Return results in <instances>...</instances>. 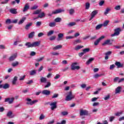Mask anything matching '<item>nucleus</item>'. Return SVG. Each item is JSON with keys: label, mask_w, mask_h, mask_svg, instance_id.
<instances>
[{"label": "nucleus", "mask_w": 124, "mask_h": 124, "mask_svg": "<svg viewBox=\"0 0 124 124\" xmlns=\"http://www.w3.org/2000/svg\"><path fill=\"white\" fill-rule=\"evenodd\" d=\"M40 45V42H35L32 43V48L33 47H39V46Z\"/></svg>", "instance_id": "4468645a"}, {"label": "nucleus", "mask_w": 124, "mask_h": 124, "mask_svg": "<svg viewBox=\"0 0 124 124\" xmlns=\"http://www.w3.org/2000/svg\"><path fill=\"white\" fill-rule=\"evenodd\" d=\"M59 96V94L55 93L53 94V96L52 97V98H57Z\"/></svg>", "instance_id": "69168bd1"}, {"label": "nucleus", "mask_w": 124, "mask_h": 124, "mask_svg": "<svg viewBox=\"0 0 124 124\" xmlns=\"http://www.w3.org/2000/svg\"><path fill=\"white\" fill-rule=\"evenodd\" d=\"M121 89H122L121 87H117L115 90V93H121Z\"/></svg>", "instance_id": "c756f323"}, {"label": "nucleus", "mask_w": 124, "mask_h": 124, "mask_svg": "<svg viewBox=\"0 0 124 124\" xmlns=\"http://www.w3.org/2000/svg\"><path fill=\"white\" fill-rule=\"evenodd\" d=\"M98 14V11L97 10H94L93 11L91 14V18L89 19V21H91V20H93L94 17H95V16Z\"/></svg>", "instance_id": "423d86ee"}, {"label": "nucleus", "mask_w": 124, "mask_h": 124, "mask_svg": "<svg viewBox=\"0 0 124 124\" xmlns=\"http://www.w3.org/2000/svg\"><path fill=\"white\" fill-rule=\"evenodd\" d=\"M16 58H17V53H15L9 57V60L10 62H13V61H15Z\"/></svg>", "instance_id": "9b49d317"}, {"label": "nucleus", "mask_w": 124, "mask_h": 124, "mask_svg": "<svg viewBox=\"0 0 124 124\" xmlns=\"http://www.w3.org/2000/svg\"><path fill=\"white\" fill-rule=\"evenodd\" d=\"M111 54H112V51H109L105 53V55L106 56H110V55H111Z\"/></svg>", "instance_id": "680f3d73"}, {"label": "nucleus", "mask_w": 124, "mask_h": 124, "mask_svg": "<svg viewBox=\"0 0 124 124\" xmlns=\"http://www.w3.org/2000/svg\"><path fill=\"white\" fill-rule=\"evenodd\" d=\"M44 35V33L43 32H39L38 34V37H41L42 36H43Z\"/></svg>", "instance_id": "bf43d9fd"}, {"label": "nucleus", "mask_w": 124, "mask_h": 124, "mask_svg": "<svg viewBox=\"0 0 124 124\" xmlns=\"http://www.w3.org/2000/svg\"><path fill=\"white\" fill-rule=\"evenodd\" d=\"M51 110H54L57 108V102H52L50 104Z\"/></svg>", "instance_id": "f8f14e48"}, {"label": "nucleus", "mask_w": 124, "mask_h": 124, "mask_svg": "<svg viewBox=\"0 0 124 124\" xmlns=\"http://www.w3.org/2000/svg\"><path fill=\"white\" fill-rule=\"evenodd\" d=\"M41 11H42L41 10H36L35 11H34L33 13V14L34 15H36L37 14H39V13H40L41 12Z\"/></svg>", "instance_id": "a19ab883"}, {"label": "nucleus", "mask_w": 124, "mask_h": 124, "mask_svg": "<svg viewBox=\"0 0 124 124\" xmlns=\"http://www.w3.org/2000/svg\"><path fill=\"white\" fill-rule=\"evenodd\" d=\"M90 48H86L82 50V52L84 54H86V53H89V51H90Z\"/></svg>", "instance_id": "473e14b6"}, {"label": "nucleus", "mask_w": 124, "mask_h": 124, "mask_svg": "<svg viewBox=\"0 0 124 124\" xmlns=\"http://www.w3.org/2000/svg\"><path fill=\"white\" fill-rule=\"evenodd\" d=\"M13 114V113L12 112V111H8L7 113V117H9V118H13V117L11 116Z\"/></svg>", "instance_id": "2f4dec72"}, {"label": "nucleus", "mask_w": 124, "mask_h": 124, "mask_svg": "<svg viewBox=\"0 0 124 124\" xmlns=\"http://www.w3.org/2000/svg\"><path fill=\"white\" fill-rule=\"evenodd\" d=\"M58 38L57 39L58 41H60L62 40V38L63 37V33H60L58 35Z\"/></svg>", "instance_id": "aec40b11"}, {"label": "nucleus", "mask_w": 124, "mask_h": 124, "mask_svg": "<svg viewBox=\"0 0 124 124\" xmlns=\"http://www.w3.org/2000/svg\"><path fill=\"white\" fill-rule=\"evenodd\" d=\"M88 115H89V112L87 110H80V116H88Z\"/></svg>", "instance_id": "1a4fd4ad"}, {"label": "nucleus", "mask_w": 124, "mask_h": 124, "mask_svg": "<svg viewBox=\"0 0 124 124\" xmlns=\"http://www.w3.org/2000/svg\"><path fill=\"white\" fill-rule=\"evenodd\" d=\"M110 21L109 20H106L103 23L104 27H107V26L108 25V24H109Z\"/></svg>", "instance_id": "a18cd8bd"}, {"label": "nucleus", "mask_w": 124, "mask_h": 124, "mask_svg": "<svg viewBox=\"0 0 124 124\" xmlns=\"http://www.w3.org/2000/svg\"><path fill=\"white\" fill-rule=\"evenodd\" d=\"M69 11L70 15H73L75 13V10L74 9H70Z\"/></svg>", "instance_id": "f704fd0d"}, {"label": "nucleus", "mask_w": 124, "mask_h": 124, "mask_svg": "<svg viewBox=\"0 0 124 124\" xmlns=\"http://www.w3.org/2000/svg\"><path fill=\"white\" fill-rule=\"evenodd\" d=\"M36 27H40L41 26V22L37 21L36 23Z\"/></svg>", "instance_id": "5fc2aeb1"}, {"label": "nucleus", "mask_w": 124, "mask_h": 124, "mask_svg": "<svg viewBox=\"0 0 124 124\" xmlns=\"http://www.w3.org/2000/svg\"><path fill=\"white\" fill-rule=\"evenodd\" d=\"M25 20H26V17H22V19H20L18 22V25H22V24H23V23H24V22H25Z\"/></svg>", "instance_id": "393cba45"}, {"label": "nucleus", "mask_w": 124, "mask_h": 124, "mask_svg": "<svg viewBox=\"0 0 124 124\" xmlns=\"http://www.w3.org/2000/svg\"><path fill=\"white\" fill-rule=\"evenodd\" d=\"M37 8H38V6L35 5L31 7V10H34L35 9H37Z\"/></svg>", "instance_id": "864d4df0"}, {"label": "nucleus", "mask_w": 124, "mask_h": 124, "mask_svg": "<svg viewBox=\"0 0 124 124\" xmlns=\"http://www.w3.org/2000/svg\"><path fill=\"white\" fill-rule=\"evenodd\" d=\"M115 66H116L115 65V64L110 65L109 67V69L110 70L113 69L114 68H115Z\"/></svg>", "instance_id": "e2e57ef3"}, {"label": "nucleus", "mask_w": 124, "mask_h": 124, "mask_svg": "<svg viewBox=\"0 0 124 124\" xmlns=\"http://www.w3.org/2000/svg\"><path fill=\"white\" fill-rule=\"evenodd\" d=\"M75 98V95L72 94V91H70L68 93V94L66 96L65 100L66 101H70L73 98Z\"/></svg>", "instance_id": "f257e3e1"}, {"label": "nucleus", "mask_w": 124, "mask_h": 124, "mask_svg": "<svg viewBox=\"0 0 124 124\" xmlns=\"http://www.w3.org/2000/svg\"><path fill=\"white\" fill-rule=\"evenodd\" d=\"M104 38H105V36H101L94 42V45H95V46H97V45H98V44L100 42V41H101L102 39H104Z\"/></svg>", "instance_id": "0eeeda50"}, {"label": "nucleus", "mask_w": 124, "mask_h": 124, "mask_svg": "<svg viewBox=\"0 0 124 124\" xmlns=\"http://www.w3.org/2000/svg\"><path fill=\"white\" fill-rule=\"evenodd\" d=\"M83 47H84L83 46H77L75 48V50H76V51H78V50H80V49H82V48H83Z\"/></svg>", "instance_id": "c85d7f7f"}, {"label": "nucleus", "mask_w": 124, "mask_h": 124, "mask_svg": "<svg viewBox=\"0 0 124 124\" xmlns=\"http://www.w3.org/2000/svg\"><path fill=\"white\" fill-rule=\"evenodd\" d=\"M25 46H27V48H32V44L27 42L25 44Z\"/></svg>", "instance_id": "b1692460"}, {"label": "nucleus", "mask_w": 124, "mask_h": 124, "mask_svg": "<svg viewBox=\"0 0 124 124\" xmlns=\"http://www.w3.org/2000/svg\"><path fill=\"white\" fill-rule=\"evenodd\" d=\"M56 39L55 36H52L49 38V40L50 41H53V40H55Z\"/></svg>", "instance_id": "603ef678"}, {"label": "nucleus", "mask_w": 124, "mask_h": 124, "mask_svg": "<svg viewBox=\"0 0 124 124\" xmlns=\"http://www.w3.org/2000/svg\"><path fill=\"white\" fill-rule=\"evenodd\" d=\"M104 1H101L99 3V6H102V5H103V4H104Z\"/></svg>", "instance_id": "338daca9"}, {"label": "nucleus", "mask_w": 124, "mask_h": 124, "mask_svg": "<svg viewBox=\"0 0 124 124\" xmlns=\"http://www.w3.org/2000/svg\"><path fill=\"white\" fill-rule=\"evenodd\" d=\"M40 81L41 83H46V82H47V78L44 77H42L40 79Z\"/></svg>", "instance_id": "cd10ccee"}, {"label": "nucleus", "mask_w": 124, "mask_h": 124, "mask_svg": "<svg viewBox=\"0 0 124 124\" xmlns=\"http://www.w3.org/2000/svg\"><path fill=\"white\" fill-rule=\"evenodd\" d=\"M45 16V13L44 12H42L41 14H39L38 16V18H43V17Z\"/></svg>", "instance_id": "79ce46f5"}, {"label": "nucleus", "mask_w": 124, "mask_h": 124, "mask_svg": "<svg viewBox=\"0 0 124 124\" xmlns=\"http://www.w3.org/2000/svg\"><path fill=\"white\" fill-rule=\"evenodd\" d=\"M30 6L29 5V4H26L23 10V12H26V11H28V10Z\"/></svg>", "instance_id": "412c9836"}, {"label": "nucleus", "mask_w": 124, "mask_h": 124, "mask_svg": "<svg viewBox=\"0 0 124 124\" xmlns=\"http://www.w3.org/2000/svg\"><path fill=\"white\" fill-rule=\"evenodd\" d=\"M18 64H19V62H18L17 61H16V62H13L12 63V66H13V67H15L17 66V65H18Z\"/></svg>", "instance_id": "e433bc0d"}, {"label": "nucleus", "mask_w": 124, "mask_h": 124, "mask_svg": "<svg viewBox=\"0 0 124 124\" xmlns=\"http://www.w3.org/2000/svg\"><path fill=\"white\" fill-rule=\"evenodd\" d=\"M10 88V85L8 83H5L3 85V89L4 90H7V89H9Z\"/></svg>", "instance_id": "6ab92c4d"}, {"label": "nucleus", "mask_w": 124, "mask_h": 124, "mask_svg": "<svg viewBox=\"0 0 124 124\" xmlns=\"http://www.w3.org/2000/svg\"><path fill=\"white\" fill-rule=\"evenodd\" d=\"M42 93H43V94H45V95H49L50 93H51V92L47 90H45L42 91Z\"/></svg>", "instance_id": "2eb2a0df"}, {"label": "nucleus", "mask_w": 124, "mask_h": 124, "mask_svg": "<svg viewBox=\"0 0 124 124\" xmlns=\"http://www.w3.org/2000/svg\"><path fill=\"white\" fill-rule=\"evenodd\" d=\"M77 64H78V62L72 63L71 65V70H75V69L79 70V69H80V67L79 66H76Z\"/></svg>", "instance_id": "7ed1b4c3"}, {"label": "nucleus", "mask_w": 124, "mask_h": 124, "mask_svg": "<svg viewBox=\"0 0 124 124\" xmlns=\"http://www.w3.org/2000/svg\"><path fill=\"white\" fill-rule=\"evenodd\" d=\"M110 98V95L108 94L107 96L105 97L104 100H108Z\"/></svg>", "instance_id": "774afa93"}, {"label": "nucleus", "mask_w": 124, "mask_h": 124, "mask_svg": "<svg viewBox=\"0 0 124 124\" xmlns=\"http://www.w3.org/2000/svg\"><path fill=\"white\" fill-rule=\"evenodd\" d=\"M62 48V45H57L54 47L53 48V50H58V49H61Z\"/></svg>", "instance_id": "bb28decb"}, {"label": "nucleus", "mask_w": 124, "mask_h": 124, "mask_svg": "<svg viewBox=\"0 0 124 124\" xmlns=\"http://www.w3.org/2000/svg\"><path fill=\"white\" fill-rule=\"evenodd\" d=\"M18 79V78L17 77H15L12 81L13 85H16V83L17 82V80Z\"/></svg>", "instance_id": "5701e85b"}, {"label": "nucleus", "mask_w": 124, "mask_h": 124, "mask_svg": "<svg viewBox=\"0 0 124 124\" xmlns=\"http://www.w3.org/2000/svg\"><path fill=\"white\" fill-rule=\"evenodd\" d=\"M102 76V75H99L98 74H96L94 75V78H97L99 77H101Z\"/></svg>", "instance_id": "49530a36"}, {"label": "nucleus", "mask_w": 124, "mask_h": 124, "mask_svg": "<svg viewBox=\"0 0 124 124\" xmlns=\"http://www.w3.org/2000/svg\"><path fill=\"white\" fill-rule=\"evenodd\" d=\"M50 54L51 55H52V56H58V55H59V53H58V52H51Z\"/></svg>", "instance_id": "052dcab7"}, {"label": "nucleus", "mask_w": 124, "mask_h": 124, "mask_svg": "<svg viewBox=\"0 0 124 124\" xmlns=\"http://www.w3.org/2000/svg\"><path fill=\"white\" fill-rule=\"evenodd\" d=\"M113 43L111 42V40L109 39H108L106 40L102 44V45L103 46H105V45H112Z\"/></svg>", "instance_id": "9d476101"}, {"label": "nucleus", "mask_w": 124, "mask_h": 124, "mask_svg": "<svg viewBox=\"0 0 124 124\" xmlns=\"http://www.w3.org/2000/svg\"><path fill=\"white\" fill-rule=\"evenodd\" d=\"M32 24H33L32 22H30L27 24L25 26V30H29V29H30L31 27L32 26Z\"/></svg>", "instance_id": "a211bd4d"}, {"label": "nucleus", "mask_w": 124, "mask_h": 124, "mask_svg": "<svg viewBox=\"0 0 124 124\" xmlns=\"http://www.w3.org/2000/svg\"><path fill=\"white\" fill-rule=\"evenodd\" d=\"M103 26V24L98 25L96 26L95 29L96 30H100V29H101L102 28Z\"/></svg>", "instance_id": "58836bf2"}, {"label": "nucleus", "mask_w": 124, "mask_h": 124, "mask_svg": "<svg viewBox=\"0 0 124 124\" xmlns=\"http://www.w3.org/2000/svg\"><path fill=\"white\" fill-rule=\"evenodd\" d=\"M61 114L62 116H67V115H68V112L67 111H63Z\"/></svg>", "instance_id": "8fccbe9b"}, {"label": "nucleus", "mask_w": 124, "mask_h": 124, "mask_svg": "<svg viewBox=\"0 0 124 124\" xmlns=\"http://www.w3.org/2000/svg\"><path fill=\"white\" fill-rule=\"evenodd\" d=\"M110 11H111V8L107 7L104 13V15H107V14H108Z\"/></svg>", "instance_id": "f3484780"}, {"label": "nucleus", "mask_w": 124, "mask_h": 124, "mask_svg": "<svg viewBox=\"0 0 124 124\" xmlns=\"http://www.w3.org/2000/svg\"><path fill=\"white\" fill-rule=\"evenodd\" d=\"M54 21L56 23H60V22L62 21V18L60 17H57L55 19Z\"/></svg>", "instance_id": "ea45409f"}, {"label": "nucleus", "mask_w": 124, "mask_h": 124, "mask_svg": "<svg viewBox=\"0 0 124 124\" xmlns=\"http://www.w3.org/2000/svg\"><path fill=\"white\" fill-rule=\"evenodd\" d=\"M121 28H118L114 30V33L111 34V36H116L120 35L121 32Z\"/></svg>", "instance_id": "39448f33"}, {"label": "nucleus", "mask_w": 124, "mask_h": 124, "mask_svg": "<svg viewBox=\"0 0 124 124\" xmlns=\"http://www.w3.org/2000/svg\"><path fill=\"white\" fill-rule=\"evenodd\" d=\"M114 9L115 10H121V6L117 5L114 7Z\"/></svg>", "instance_id": "3c124183"}, {"label": "nucleus", "mask_w": 124, "mask_h": 124, "mask_svg": "<svg viewBox=\"0 0 124 124\" xmlns=\"http://www.w3.org/2000/svg\"><path fill=\"white\" fill-rule=\"evenodd\" d=\"M93 60H94V59L93 58L89 59L88 61L86 62V64H90V63H91V62H92L93 61Z\"/></svg>", "instance_id": "37998d69"}, {"label": "nucleus", "mask_w": 124, "mask_h": 124, "mask_svg": "<svg viewBox=\"0 0 124 124\" xmlns=\"http://www.w3.org/2000/svg\"><path fill=\"white\" fill-rule=\"evenodd\" d=\"M49 27H50L51 28H53V27H55V26H56V23H55V22H51V23H49Z\"/></svg>", "instance_id": "c03bdc74"}, {"label": "nucleus", "mask_w": 124, "mask_h": 124, "mask_svg": "<svg viewBox=\"0 0 124 124\" xmlns=\"http://www.w3.org/2000/svg\"><path fill=\"white\" fill-rule=\"evenodd\" d=\"M68 27H73V26H75L76 25V23L75 22H70L69 23L67 24Z\"/></svg>", "instance_id": "72a5a7b5"}, {"label": "nucleus", "mask_w": 124, "mask_h": 124, "mask_svg": "<svg viewBox=\"0 0 124 124\" xmlns=\"http://www.w3.org/2000/svg\"><path fill=\"white\" fill-rule=\"evenodd\" d=\"M34 31L31 32L29 34V38H32L34 35Z\"/></svg>", "instance_id": "c9c22d12"}, {"label": "nucleus", "mask_w": 124, "mask_h": 124, "mask_svg": "<svg viewBox=\"0 0 124 124\" xmlns=\"http://www.w3.org/2000/svg\"><path fill=\"white\" fill-rule=\"evenodd\" d=\"M36 74V70H33L30 71V75L33 76Z\"/></svg>", "instance_id": "4be33fe9"}, {"label": "nucleus", "mask_w": 124, "mask_h": 124, "mask_svg": "<svg viewBox=\"0 0 124 124\" xmlns=\"http://www.w3.org/2000/svg\"><path fill=\"white\" fill-rule=\"evenodd\" d=\"M123 114V112H118L116 113H115V116H117V117H119V116H121Z\"/></svg>", "instance_id": "13d9d810"}, {"label": "nucleus", "mask_w": 124, "mask_h": 124, "mask_svg": "<svg viewBox=\"0 0 124 124\" xmlns=\"http://www.w3.org/2000/svg\"><path fill=\"white\" fill-rule=\"evenodd\" d=\"M26 101L28 102L26 103V104H28L29 105H33V104H34L35 102H37V100L31 101V99H30V98H27Z\"/></svg>", "instance_id": "6e6552de"}, {"label": "nucleus", "mask_w": 124, "mask_h": 124, "mask_svg": "<svg viewBox=\"0 0 124 124\" xmlns=\"http://www.w3.org/2000/svg\"><path fill=\"white\" fill-rule=\"evenodd\" d=\"M62 12H64V10L62 9H59L52 11L51 14H48L47 15L49 17H51L53 15L59 14V13H62Z\"/></svg>", "instance_id": "f03ea898"}, {"label": "nucleus", "mask_w": 124, "mask_h": 124, "mask_svg": "<svg viewBox=\"0 0 124 124\" xmlns=\"http://www.w3.org/2000/svg\"><path fill=\"white\" fill-rule=\"evenodd\" d=\"M35 55H36V53L34 51H31L30 53V56H35Z\"/></svg>", "instance_id": "0e129e2a"}, {"label": "nucleus", "mask_w": 124, "mask_h": 124, "mask_svg": "<svg viewBox=\"0 0 124 124\" xmlns=\"http://www.w3.org/2000/svg\"><path fill=\"white\" fill-rule=\"evenodd\" d=\"M91 6V4L89 2L85 3V9L88 10L89 9L90 7Z\"/></svg>", "instance_id": "7c9ffc66"}, {"label": "nucleus", "mask_w": 124, "mask_h": 124, "mask_svg": "<svg viewBox=\"0 0 124 124\" xmlns=\"http://www.w3.org/2000/svg\"><path fill=\"white\" fill-rule=\"evenodd\" d=\"M74 38V36H66V39L67 40V39H72Z\"/></svg>", "instance_id": "6e6d98bb"}, {"label": "nucleus", "mask_w": 124, "mask_h": 124, "mask_svg": "<svg viewBox=\"0 0 124 124\" xmlns=\"http://www.w3.org/2000/svg\"><path fill=\"white\" fill-rule=\"evenodd\" d=\"M82 41L80 39H77L74 41L73 44L74 45H76V44H78V43H81Z\"/></svg>", "instance_id": "a878e982"}, {"label": "nucleus", "mask_w": 124, "mask_h": 124, "mask_svg": "<svg viewBox=\"0 0 124 124\" xmlns=\"http://www.w3.org/2000/svg\"><path fill=\"white\" fill-rule=\"evenodd\" d=\"M10 12L12 14H17L18 12H17V9L11 8L10 9Z\"/></svg>", "instance_id": "dca6fc26"}, {"label": "nucleus", "mask_w": 124, "mask_h": 124, "mask_svg": "<svg viewBox=\"0 0 124 124\" xmlns=\"http://www.w3.org/2000/svg\"><path fill=\"white\" fill-rule=\"evenodd\" d=\"M115 64L117 66V68H121L124 67V64H122L120 62H116Z\"/></svg>", "instance_id": "ddd939ff"}, {"label": "nucleus", "mask_w": 124, "mask_h": 124, "mask_svg": "<svg viewBox=\"0 0 124 124\" xmlns=\"http://www.w3.org/2000/svg\"><path fill=\"white\" fill-rule=\"evenodd\" d=\"M44 58H45V57L44 56V57L40 58L39 59H36V62H41V61H43V60L44 59Z\"/></svg>", "instance_id": "09e8293b"}, {"label": "nucleus", "mask_w": 124, "mask_h": 124, "mask_svg": "<svg viewBox=\"0 0 124 124\" xmlns=\"http://www.w3.org/2000/svg\"><path fill=\"white\" fill-rule=\"evenodd\" d=\"M15 98L14 97H8L5 99L4 102H8L9 104H12L13 103V101H14Z\"/></svg>", "instance_id": "20e7f679"}, {"label": "nucleus", "mask_w": 124, "mask_h": 124, "mask_svg": "<svg viewBox=\"0 0 124 124\" xmlns=\"http://www.w3.org/2000/svg\"><path fill=\"white\" fill-rule=\"evenodd\" d=\"M6 24H11L12 23V21H11V19H7L5 21Z\"/></svg>", "instance_id": "de8ad7c7"}, {"label": "nucleus", "mask_w": 124, "mask_h": 124, "mask_svg": "<svg viewBox=\"0 0 124 124\" xmlns=\"http://www.w3.org/2000/svg\"><path fill=\"white\" fill-rule=\"evenodd\" d=\"M51 86V82H48L47 84L45 86V88H49V87Z\"/></svg>", "instance_id": "4d7b16f0"}, {"label": "nucleus", "mask_w": 124, "mask_h": 124, "mask_svg": "<svg viewBox=\"0 0 124 124\" xmlns=\"http://www.w3.org/2000/svg\"><path fill=\"white\" fill-rule=\"evenodd\" d=\"M52 34H54V31H53V30L50 31L47 33V36H51V35H52Z\"/></svg>", "instance_id": "4c0bfd02"}]
</instances>
